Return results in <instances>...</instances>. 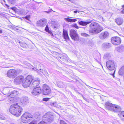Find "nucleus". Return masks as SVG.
I'll return each instance as SVG.
<instances>
[{
  "instance_id": "1",
  "label": "nucleus",
  "mask_w": 124,
  "mask_h": 124,
  "mask_svg": "<svg viewBox=\"0 0 124 124\" xmlns=\"http://www.w3.org/2000/svg\"><path fill=\"white\" fill-rule=\"evenodd\" d=\"M40 81L39 79H33V76L28 75L25 78V81L23 84V86L24 88H27L29 86L31 87L35 88L39 84Z\"/></svg>"
},
{
  "instance_id": "2",
  "label": "nucleus",
  "mask_w": 124,
  "mask_h": 124,
  "mask_svg": "<svg viewBox=\"0 0 124 124\" xmlns=\"http://www.w3.org/2000/svg\"><path fill=\"white\" fill-rule=\"evenodd\" d=\"M23 109L22 107L17 104H13L11 106L9 109V111L13 115L18 116L21 115Z\"/></svg>"
},
{
  "instance_id": "3",
  "label": "nucleus",
  "mask_w": 124,
  "mask_h": 124,
  "mask_svg": "<svg viewBox=\"0 0 124 124\" xmlns=\"http://www.w3.org/2000/svg\"><path fill=\"white\" fill-rule=\"evenodd\" d=\"M90 29L89 30L90 33L97 34L103 30L102 27L98 23H91L89 25Z\"/></svg>"
},
{
  "instance_id": "4",
  "label": "nucleus",
  "mask_w": 124,
  "mask_h": 124,
  "mask_svg": "<svg viewBox=\"0 0 124 124\" xmlns=\"http://www.w3.org/2000/svg\"><path fill=\"white\" fill-rule=\"evenodd\" d=\"M33 117V116L31 114L25 112L21 116V121L23 123H27L32 120Z\"/></svg>"
},
{
  "instance_id": "5",
  "label": "nucleus",
  "mask_w": 124,
  "mask_h": 124,
  "mask_svg": "<svg viewBox=\"0 0 124 124\" xmlns=\"http://www.w3.org/2000/svg\"><path fill=\"white\" fill-rule=\"evenodd\" d=\"M54 116L49 112L44 115L42 117V120L46 122H51L53 120Z\"/></svg>"
},
{
  "instance_id": "6",
  "label": "nucleus",
  "mask_w": 124,
  "mask_h": 124,
  "mask_svg": "<svg viewBox=\"0 0 124 124\" xmlns=\"http://www.w3.org/2000/svg\"><path fill=\"white\" fill-rule=\"evenodd\" d=\"M41 92L42 94L46 95L50 93H51V91L49 87L47 85L45 84L43 86V88Z\"/></svg>"
},
{
  "instance_id": "7",
  "label": "nucleus",
  "mask_w": 124,
  "mask_h": 124,
  "mask_svg": "<svg viewBox=\"0 0 124 124\" xmlns=\"http://www.w3.org/2000/svg\"><path fill=\"white\" fill-rule=\"evenodd\" d=\"M106 65L108 69L110 70H114L116 67V64L114 61L111 60L107 61Z\"/></svg>"
},
{
  "instance_id": "8",
  "label": "nucleus",
  "mask_w": 124,
  "mask_h": 124,
  "mask_svg": "<svg viewBox=\"0 0 124 124\" xmlns=\"http://www.w3.org/2000/svg\"><path fill=\"white\" fill-rule=\"evenodd\" d=\"M17 71L14 69H11L7 72V75L10 78H14L17 75Z\"/></svg>"
},
{
  "instance_id": "9",
  "label": "nucleus",
  "mask_w": 124,
  "mask_h": 124,
  "mask_svg": "<svg viewBox=\"0 0 124 124\" xmlns=\"http://www.w3.org/2000/svg\"><path fill=\"white\" fill-rule=\"evenodd\" d=\"M47 23L46 19L42 18L38 21L36 23V25L39 27H43L46 25Z\"/></svg>"
},
{
  "instance_id": "10",
  "label": "nucleus",
  "mask_w": 124,
  "mask_h": 124,
  "mask_svg": "<svg viewBox=\"0 0 124 124\" xmlns=\"http://www.w3.org/2000/svg\"><path fill=\"white\" fill-rule=\"evenodd\" d=\"M70 35L72 39L75 41H77L78 40V36L75 30L71 29L70 31Z\"/></svg>"
},
{
  "instance_id": "11",
  "label": "nucleus",
  "mask_w": 124,
  "mask_h": 124,
  "mask_svg": "<svg viewBox=\"0 0 124 124\" xmlns=\"http://www.w3.org/2000/svg\"><path fill=\"white\" fill-rule=\"evenodd\" d=\"M112 43L114 45H119L121 42V40L120 38L118 37H112L111 39Z\"/></svg>"
},
{
  "instance_id": "12",
  "label": "nucleus",
  "mask_w": 124,
  "mask_h": 124,
  "mask_svg": "<svg viewBox=\"0 0 124 124\" xmlns=\"http://www.w3.org/2000/svg\"><path fill=\"white\" fill-rule=\"evenodd\" d=\"M24 77L22 76H19L15 78L14 80V83L17 84H20L23 82L24 80Z\"/></svg>"
},
{
  "instance_id": "13",
  "label": "nucleus",
  "mask_w": 124,
  "mask_h": 124,
  "mask_svg": "<svg viewBox=\"0 0 124 124\" xmlns=\"http://www.w3.org/2000/svg\"><path fill=\"white\" fill-rule=\"evenodd\" d=\"M41 92L40 88L39 87H37L34 89L32 91L31 93L34 95H39Z\"/></svg>"
},
{
  "instance_id": "14",
  "label": "nucleus",
  "mask_w": 124,
  "mask_h": 124,
  "mask_svg": "<svg viewBox=\"0 0 124 124\" xmlns=\"http://www.w3.org/2000/svg\"><path fill=\"white\" fill-rule=\"evenodd\" d=\"M105 105L106 108V109H108L110 111H113L114 105L110 102H107L106 103Z\"/></svg>"
},
{
  "instance_id": "15",
  "label": "nucleus",
  "mask_w": 124,
  "mask_h": 124,
  "mask_svg": "<svg viewBox=\"0 0 124 124\" xmlns=\"http://www.w3.org/2000/svg\"><path fill=\"white\" fill-rule=\"evenodd\" d=\"M108 35L109 34L108 32H103L99 35V37L100 39L103 40L107 38Z\"/></svg>"
},
{
  "instance_id": "16",
  "label": "nucleus",
  "mask_w": 124,
  "mask_h": 124,
  "mask_svg": "<svg viewBox=\"0 0 124 124\" xmlns=\"http://www.w3.org/2000/svg\"><path fill=\"white\" fill-rule=\"evenodd\" d=\"M19 93L16 90H14L10 93L9 97L13 98L17 95Z\"/></svg>"
},
{
  "instance_id": "17",
  "label": "nucleus",
  "mask_w": 124,
  "mask_h": 124,
  "mask_svg": "<svg viewBox=\"0 0 124 124\" xmlns=\"http://www.w3.org/2000/svg\"><path fill=\"white\" fill-rule=\"evenodd\" d=\"M28 101V97L26 96H23L21 101V103L23 104L27 103Z\"/></svg>"
},
{
  "instance_id": "18",
  "label": "nucleus",
  "mask_w": 124,
  "mask_h": 124,
  "mask_svg": "<svg viewBox=\"0 0 124 124\" xmlns=\"http://www.w3.org/2000/svg\"><path fill=\"white\" fill-rule=\"evenodd\" d=\"M91 22L90 21H81L80 22H78V23L79 25L82 26H86L87 24L90 23Z\"/></svg>"
},
{
  "instance_id": "19",
  "label": "nucleus",
  "mask_w": 124,
  "mask_h": 124,
  "mask_svg": "<svg viewBox=\"0 0 124 124\" xmlns=\"http://www.w3.org/2000/svg\"><path fill=\"white\" fill-rule=\"evenodd\" d=\"M121 110V108L119 106L117 105H114L113 111L118 112L120 111Z\"/></svg>"
},
{
  "instance_id": "20",
  "label": "nucleus",
  "mask_w": 124,
  "mask_h": 124,
  "mask_svg": "<svg viewBox=\"0 0 124 124\" xmlns=\"http://www.w3.org/2000/svg\"><path fill=\"white\" fill-rule=\"evenodd\" d=\"M63 35L64 38L66 40H68L69 39L67 31L66 30H63Z\"/></svg>"
},
{
  "instance_id": "21",
  "label": "nucleus",
  "mask_w": 124,
  "mask_h": 124,
  "mask_svg": "<svg viewBox=\"0 0 124 124\" xmlns=\"http://www.w3.org/2000/svg\"><path fill=\"white\" fill-rule=\"evenodd\" d=\"M9 88L5 89L3 90V93L4 94L8 96L9 97L10 94Z\"/></svg>"
},
{
  "instance_id": "22",
  "label": "nucleus",
  "mask_w": 124,
  "mask_h": 124,
  "mask_svg": "<svg viewBox=\"0 0 124 124\" xmlns=\"http://www.w3.org/2000/svg\"><path fill=\"white\" fill-rule=\"evenodd\" d=\"M116 22L117 24L118 25H121L123 21V20L122 18H117L116 20Z\"/></svg>"
},
{
  "instance_id": "23",
  "label": "nucleus",
  "mask_w": 124,
  "mask_h": 124,
  "mask_svg": "<svg viewBox=\"0 0 124 124\" xmlns=\"http://www.w3.org/2000/svg\"><path fill=\"white\" fill-rule=\"evenodd\" d=\"M57 86L61 88H62L64 87V83L58 81L57 82Z\"/></svg>"
},
{
  "instance_id": "24",
  "label": "nucleus",
  "mask_w": 124,
  "mask_h": 124,
  "mask_svg": "<svg viewBox=\"0 0 124 124\" xmlns=\"http://www.w3.org/2000/svg\"><path fill=\"white\" fill-rule=\"evenodd\" d=\"M64 20L68 22H75L77 21L76 19H71L68 18H65Z\"/></svg>"
},
{
  "instance_id": "25",
  "label": "nucleus",
  "mask_w": 124,
  "mask_h": 124,
  "mask_svg": "<svg viewBox=\"0 0 124 124\" xmlns=\"http://www.w3.org/2000/svg\"><path fill=\"white\" fill-rule=\"evenodd\" d=\"M103 46L105 48H109L111 47V44L108 43H104L102 44Z\"/></svg>"
},
{
  "instance_id": "26",
  "label": "nucleus",
  "mask_w": 124,
  "mask_h": 124,
  "mask_svg": "<svg viewBox=\"0 0 124 124\" xmlns=\"http://www.w3.org/2000/svg\"><path fill=\"white\" fill-rule=\"evenodd\" d=\"M52 27L54 28L55 29L57 27L56 23L55 21H52L51 23Z\"/></svg>"
},
{
  "instance_id": "27",
  "label": "nucleus",
  "mask_w": 124,
  "mask_h": 124,
  "mask_svg": "<svg viewBox=\"0 0 124 124\" xmlns=\"http://www.w3.org/2000/svg\"><path fill=\"white\" fill-rule=\"evenodd\" d=\"M120 117L122 121H124V111L121 112L120 113Z\"/></svg>"
},
{
  "instance_id": "28",
  "label": "nucleus",
  "mask_w": 124,
  "mask_h": 124,
  "mask_svg": "<svg viewBox=\"0 0 124 124\" xmlns=\"http://www.w3.org/2000/svg\"><path fill=\"white\" fill-rule=\"evenodd\" d=\"M111 56L110 54L109 53H107L105 54L104 56V58L105 59H107Z\"/></svg>"
},
{
  "instance_id": "29",
  "label": "nucleus",
  "mask_w": 124,
  "mask_h": 124,
  "mask_svg": "<svg viewBox=\"0 0 124 124\" xmlns=\"http://www.w3.org/2000/svg\"><path fill=\"white\" fill-rule=\"evenodd\" d=\"M9 3L12 4H14L16 2V0H7Z\"/></svg>"
},
{
  "instance_id": "30",
  "label": "nucleus",
  "mask_w": 124,
  "mask_h": 124,
  "mask_svg": "<svg viewBox=\"0 0 124 124\" xmlns=\"http://www.w3.org/2000/svg\"><path fill=\"white\" fill-rule=\"evenodd\" d=\"M45 30L47 32H48L49 33H50L51 32L49 30L48 25H46Z\"/></svg>"
},
{
  "instance_id": "31",
  "label": "nucleus",
  "mask_w": 124,
  "mask_h": 124,
  "mask_svg": "<svg viewBox=\"0 0 124 124\" xmlns=\"http://www.w3.org/2000/svg\"><path fill=\"white\" fill-rule=\"evenodd\" d=\"M81 36L85 37H88L89 36V35L88 34L86 33H82L81 34Z\"/></svg>"
},
{
  "instance_id": "32",
  "label": "nucleus",
  "mask_w": 124,
  "mask_h": 124,
  "mask_svg": "<svg viewBox=\"0 0 124 124\" xmlns=\"http://www.w3.org/2000/svg\"><path fill=\"white\" fill-rule=\"evenodd\" d=\"M121 9L122 10L120 12L122 14H124V5L122 6Z\"/></svg>"
},
{
  "instance_id": "33",
  "label": "nucleus",
  "mask_w": 124,
  "mask_h": 124,
  "mask_svg": "<svg viewBox=\"0 0 124 124\" xmlns=\"http://www.w3.org/2000/svg\"><path fill=\"white\" fill-rule=\"evenodd\" d=\"M0 119L5 120L6 119V118L2 115H0Z\"/></svg>"
},
{
  "instance_id": "34",
  "label": "nucleus",
  "mask_w": 124,
  "mask_h": 124,
  "mask_svg": "<svg viewBox=\"0 0 124 124\" xmlns=\"http://www.w3.org/2000/svg\"><path fill=\"white\" fill-rule=\"evenodd\" d=\"M38 124H46V122L42 121L39 123Z\"/></svg>"
},
{
  "instance_id": "35",
  "label": "nucleus",
  "mask_w": 124,
  "mask_h": 124,
  "mask_svg": "<svg viewBox=\"0 0 124 124\" xmlns=\"http://www.w3.org/2000/svg\"><path fill=\"white\" fill-rule=\"evenodd\" d=\"M50 98H45L43 99V101H48Z\"/></svg>"
},
{
  "instance_id": "36",
  "label": "nucleus",
  "mask_w": 124,
  "mask_h": 124,
  "mask_svg": "<svg viewBox=\"0 0 124 124\" xmlns=\"http://www.w3.org/2000/svg\"><path fill=\"white\" fill-rule=\"evenodd\" d=\"M30 18V15H27L25 17V18L28 20H29V18Z\"/></svg>"
},
{
  "instance_id": "37",
  "label": "nucleus",
  "mask_w": 124,
  "mask_h": 124,
  "mask_svg": "<svg viewBox=\"0 0 124 124\" xmlns=\"http://www.w3.org/2000/svg\"><path fill=\"white\" fill-rule=\"evenodd\" d=\"M58 106V105L57 103H56V102L54 103V105L53 106L56 107H57Z\"/></svg>"
},
{
  "instance_id": "38",
  "label": "nucleus",
  "mask_w": 124,
  "mask_h": 124,
  "mask_svg": "<svg viewBox=\"0 0 124 124\" xmlns=\"http://www.w3.org/2000/svg\"><path fill=\"white\" fill-rule=\"evenodd\" d=\"M50 105L52 106H54V103H51Z\"/></svg>"
},
{
  "instance_id": "39",
  "label": "nucleus",
  "mask_w": 124,
  "mask_h": 124,
  "mask_svg": "<svg viewBox=\"0 0 124 124\" xmlns=\"http://www.w3.org/2000/svg\"><path fill=\"white\" fill-rule=\"evenodd\" d=\"M32 69L34 70H37L36 68H33Z\"/></svg>"
},
{
  "instance_id": "40",
  "label": "nucleus",
  "mask_w": 124,
  "mask_h": 124,
  "mask_svg": "<svg viewBox=\"0 0 124 124\" xmlns=\"http://www.w3.org/2000/svg\"><path fill=\"white\" fill-rule=\"evenodd\" d=\"M78 12V11L77 10L75 11H74V13H77Z\"/></svg>"
},
{
  "instance_id": "41",
  "label": "nucleus",
  "mask_w": 124,
  "mask_h": 124,
  "mask_svg": "<svg viewBox=\"0 0 124 124\" xmlns=\"http://www.w3.org/2000/svg\"><path fill=\"white\" fill-rule=\"evenodd\" d=\"M50 11H45V12H46V13H49Z\"/></svg>"
},
{
  "instance_id": "42",
  "label": "nucleus",
  "mask_w": 124,
  "mask_h": 124,
  "mask_svg": "<svg viewBox=\"0 0 124 124\" xmlns=\"http://www.w3.org/2000/svg\"><path fill=\"white\" fill-rule=\"evenodd\" d=\"M2 31L1 30H0V33H2Z\"/></svg>"
},
{
  "instance_id": "43",
  "label": "nucleus",
  "mask_w": 124,
  "mask_h": 124,
  "mask_svg": "<svg viewBox=\"0 0 124 124\" xmlns=\"http://www.w3.org/2000/svg\"><path fill=\"white\" fill-rule=\"evenodd\" d=\"M84 99L85 101H87V99L85 98H84Z\"/></svg>"
},
{
  "instance_id": "44",
  "label": "nucleus",
  "mask_w": 124,
  "mask_h": 124,
  "mask_svg": "<svg viewBox=\"0 0 124 124\" xmlns=\"http://www.w3.org/2000/svg\"><path fill=\"white\" fill-rule=\"evenodd\" d=\"M2 97L1 95V94H0V97ZM0 101H1V100L0 99Z\"/></svg>"
},
{
  "instance_id": "45",
  "label": "nucleus",
  "mask_w": 124,
  "mask_h": 124,
  "mask_svg": "<svg viewBox=\"0 0 124 124\" xmlns=\"http://www.w3.org/2000/svg\"><path fill=\"white\" fill-rule=\"evenodd\" d=\"M102 20L103 21H105V19H104L103 18H102Z\"/></svg>"
},
{
  "instance_id": "46",
  "label": "nucleus",
  "mask_w": 124,
  "mask_h": 124,
  "mask_svg": "<svg viewBox=\"0 0 124 124\" xmlns=\"http://www.w3.org/2000/svg\"><path fill=\"white\" fill-rule=\"evenodd\" d=\"M63 61H66V59H65V60H64Z\"/></svg>"
},
{
  "instance_id": "47",
  "label": "nucleus",
  "mask_w": 124,
  "mask_h": 124,
  "mask_svg": "<svg viewBox=\"0 0 124 124\" xmlns=\"http://www.w3.org/2000/svg\"><path fill=\"white\" fill-rule=\"evenodd\" d=\"M67 1H70V0H66Z\"/></svg>"
},
{
  "instance_id": "48",
  "label": "nucleus",
  "mask_w": 124,
  "mask_h": 124,
  "mask_svg": "<svg viewBox=\"0 0 124 124\" xmlns=\"http://www.w3.org/2000/svg\"><path fill=\"white\" fill-rule=\"evenodd\" d=\"M68 18H73V17H69V16H68Z\"/></svg>"
},
{
  "instance_id": "49",
  "label": "nucleus",
  "mask_w": 124,
  "mask_h": 124,
  "mask_svg": "<svg viewBox=\"0 0 124 124\" xmlns=\"http://www.w3.org/2000/svg\"><path fill=\"white\" fill-rule=\"evenodd\" d=\"M115 71H114V73H115Z\"/></svg>"
},
{
  "instance_id": "50",
  "label": "nucleus",
  "mask_w": 124,
  "mask_h": 124,
  "mask_svg": "<svg viewBox=\"0 0 124 124\" xmlns=\"http://www.w3.org/2000/svg\"><path fill=\"white\" fill-rule=\"evenodd\" d=\"M39 70H41V69H40Z\"/></svg>"
},
{
  "instance_id": "51",
  "label": "nucleus",
  "mask_w": 124,
  "mask_h": 124,
  "mask_svg": "<svg viewBox=\"0 0 124 124\" xmlns=\"http://www.w3.org/2000/svg\"><path fill=\"white\" fill-rule=\"evenodd\" d=\"M114 77H115V76H114H114H113V77L114 78Z\"/></svg>"
}]
</instances>
